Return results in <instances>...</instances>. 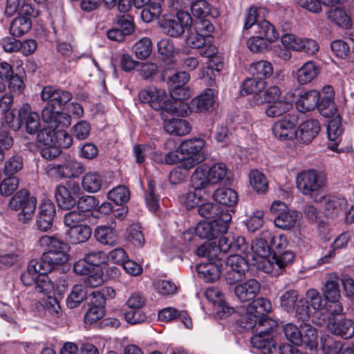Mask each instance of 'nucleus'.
Instances as JSON below:
<instances>
[{
  "label": "nucleus",
  "mask_w": 354,
  "mask_h": 354,
  "mask_svg": "<svg viewBox=\"0 0 354 354\" xmlns=\"http://www.w3.org/2000/svg\"><path fill=\"white\" fill-rule=\"evenodd\" d=\"M295 259V254L290 250H285L280 253H274L270 259V266L272 270L271 272H266V273L274 275L280 274L282 270L291 265Z\"/></svg>",
  "instance_id": "23"
},
{
  "label": "nucleus",
  "mask_w": 354,
  "mask_h": 354,
  "mask_svg": "<svg viewBox=\"0 0 354 354\" xmlns=\"http://www.w3.org/2000/svg\"><path fill=\"white\" fill-rule=\"evenodd\" d=\"M134 53L137 58L145 59L149 57L152 51V42L149 37H143L138 41L133 46Z\"/></svg>",
  "instance_id": "52"
},
{
  "label": "nucleus",
  "mask_w": 354,
  "mask_h": 354,
  "mask_svg": "<svg viewBox=\"0 0 354 354\" xmlns=\"http://www.w3.org/2000/svg\"><path fill=\"white\" fill-rule=\"evenodd\" d=\"M18 116L21 120V125L25 124L27 131L35 133L40 127V117L37 112L32 110L29 104L25 103L18 110Z\"/></svg>",
  "instance_id": "15"
},
{
  "label": "nucleus",
  "mask_w": 354,
  "mask_h": 354,
  "mask_svg": "<svg viewBox=\"0 0 354 354\" xmlns=\"http://www.w3.org/2000/svg\"><path fill=\"white\" fill-rule=\"evenodd\" d=\"M35 289L38 292L49 295L54 292L55 285L47 274H41L35 279Z\"/></svg>",
  "instance_id": "54"
},
{
  "label": "nucleus",
  "mask_w": 354,
  "mask_h": 354,
  "mask_svg": "<svg viewBox=\"0 0 354 354\" xmlns=\"http://www.w3.org/2000/svg\"><path fill=\"white\" fill-rule=\"evenodd\" d=\"M281 91L277 86H272L266 90H263L261 95H257L254 98V106L261 105L264 103H272L279 100Z\"/></svg>",
  "instance_id": "46"
},
{
  "label": "nucleus",
  "mask_w": 354,
  "mask_h": 354,
  "mask_svg": "<svg viewBox=\"0 0 354 354\" xmlns=\"http://www.w3.org/2000/svg\"><path fill=\"white\" fill-rule=\"evenodd\" d=\"M77 210L84 213L86 217L88 218L91 212L97 206V201L93 196H83L77 202Z\"/></svg>",
  "instance_id": "64"
},
{
  "label": "nucleus",
  "mask_w": 354,
  "mask_h": 354,
  "mask_svg": "<svg viewBox=\"0 0 354 354\" xmlns=\"http://www.w3.org/2000/svg\"><path fill=\"white\" fill-rule=\"evenodd\" d=\"M231 218L227 212H221L218 218L199 222L195 228L196 234L201 239H214L227 231Z\"/></svg>",
  "instance_id": "8"
},
{
  "label": "nucleus",
  "mask_w": 354,
  "mask_h": 354,
  "mask_svg": "<svg viewBox=\"0 0 354 354\" xmlns=\"http://www.w3.org/2000/svg\"><path fill=\"white\" fill-rule=\"evenodd\" d=\"M62 178H71L78 176L84 171V166L78 161L70 160L62 165H57L53 167Z\"/></svg>",
  "instance_id": "30"
},
{
  "label": "nucleus",
  "mask_w": 354,
  "mask_h": 354,
  "mask_svg": "<svg viewBox=\"0 0 354 354\" xmlns=\"http://www.w3.org/2000/svg\"><path fill=\"white\" fill-rule=\"evenodd\" d=\"M270 211L275 216L274 225L283 230L293 228L300 216L297 211L289 209L283 202L278 201L272 203Z\"/></svg>",
  "instance_id": "11"
},
{
  "label": "nucleus",
  "mask_w": 354,
  "mask_h": 354,
  "mask_svg": "<svg viewBox=\"0 0 354 354\" xmlns=\"http://www.w3.org/2000/svg\"><path fill=\"white\" fill-rule=\"evenodd\" d=\"M32 26L30 18L20 16L14 19L10 26V32L13 37H21L27 33Z\"/></svg>",
  "instance_id": "42"
},
{
  "label": "nucleus",
  "mask_w": 354,
  "mask_h": 354,
  "mask_svg": "<svg viewBox=\"0 0 354 354\" xmlns=\"http://www.w3.org/2000/svg\"><path fill=\"white\" fill-rule=\"evenodd\" d=\"M319 72L320 68L315 62L308 61L294 73V77L299 84L306 85L315 80Z\"/></svg>",
  "instance_id": "19"
},
{
  "label": "nucleus",
  "mask_w": 354,
  "mask_h": 354,
  "mask_svg": "<svg viewBox=\"0 0 354 354\" xmlns=\"http://www.w3.org/2000/svg\"><path fill=\"white\" fill-rule=\"evenodd\" d=\"M227 168L224 163L218 162L207 167L198 166L194 171L191 182L193 188L202 189L209 185H216L227 179Z\"/></svg>",
  "instance_id": "2"
},
{
  "label": "nucleus",
  "mask_w": 354,
  "mask_h": 354,
  "mask_svg": "<svg viewBox=\"0 0 354 354\" xmlns=\"http://www.w3.org/2000/svg\"><path fill=\"white\" fill-rule=\"evenodd\" d=\"M140 228L139 224H133L127 230V241L138 248H142L145 243V239Z\"/></svg>",
  "instance_id": "50"
},
{
  "label": "nucleus",
  "mask_w": 354,
  "mask_h": 354,
  "mask_svg": "<svg viewBox=\"0 0 354 354\" xmlns=\"http://www.w3.org/2000/svg\"><path fill=\"white\" fill-rule=\"evenodd\" d=\"M9 207L17 212V219L22 223H29L35 214L37 200L33 196H30L26 189H21L17 192L10 199Z\"/></svg>",
  "instance_id": "6"
},
{
  "label": "nucleus",
  "mask_w": 354,
  "mask_h": 354,
  "mask_svg": "<svg viewBox=\"0 0 354 354\" xmlns=\"http://www.w3.org/2000/svg\"><path fill=\"white\" fill-rule=\"evenodd\" d=\"M205 146V141L202 138H192L183 141L180 147L179 151L181 154L201 158L205 159V156L203 149Z\"/></svg>",
  "instance_id": "25"
},
{
  "label": "nucleus",
  "mask_w": 354,
  "mask_h": 354,
  "mask_svg": "<svg viewBox=\"0 0 354 354\" xmlns=\"http://www.w3.org/2000/svg\"><path fill=\"white\" fill-rule=\"evenodd\" d=\"M249 181L252 189L257 193L263 194L268 189V181L265 175L257 169L250 172Z\"/></svg>",
  "instance_id": "47"
},
{
  "label": "nucleus",
  "mask_w": 354,
  "mask_h": 354,
  "mask_svg": "<svg viewBox=\"0 0 354 354\" xmlns=\"http://www.w3.org/2000/svg\"><path fill=\"white\" fill-rule=\"evenodd\" d=\"M80 194L81 187L79 183L74 180H68L65 185L57 186L55 197L59 207L64 209H70L76 205V198Z\"/></svg>",
  "instance_id": "12"
},
{
  "label": "nucleus",
  "mask_w": 354,
  "mask_h": 354,
  "mask_svg": "<svg viewBox=\"0 0 354 354\" xmlns=\"http://www.w3.org/2000/svg\"><path fill=\"white\" fill-rule=\"evenodd\" d=\"M301 344H305L311 350L315 349L318 346V335L315 328L310 324L302 326Z\"/></svg>",
  "instance_id": "45"
},
{
  "label": "nucleus",
  "mask_w": 354,
  "mask_h": 354,
  "mask_svg": "<svg viewBox=\"0 0 354 354\" xmlns=\"http://www.w3.org/2000/svg\"><path fill=\"white\" fill-rule=\"evenodd\" d=\"M226 267L245 274L248 269V260L241 254L230 255L226 259Z\"/></svg>",
  "instance_id": "55"
},
{
  "label": "nucleus",
  "mask_w": 354,
  "mask_h": 354,
  "mask_svg": "<svg viewBox=\"0 0 354 354\" xmlns=\"http://www.w3.org/2000/svg\"><path fill=\"white\" fill-rule=\"evenodd\" d=\"M192 24V17L187 11L179 10L176 16H167L160 22L165 34L171 37H179L186 28Z\"/></svg>",
  "instance_id": "10"
},
{
  "label": "nucleus",
  "mask_w": 354,
  "mask_h": 354,
  "mask_svg": "<svg viewBox=\"0 0 354 354\" xmlns=\"http://www.w3.org/2000/svg\"><path fill=\"white\" fill-rule=\"evenodd\" d=\"M326 183L325 176L322 172L313 169L301 171L296 177L298 190L317 203H322L325 199L324 187Z\"/></svg>",
  "instance_id": "1"
},
{
  "label": "nucleus",
  "mask_w": 354,
  "mask_h": 354,
  "mask_svg": "<svg viewBox=\"0 0 354 354\" xmlns=\"http://www.w3.org/2000/svg\"><path fill=\"white\" fill-rule=\"evenodd\" d=\"M187 28V30L185 39L187 46L191 48H200L203 47L205 44L206 39L203 37V35H201L196 31L191 25Z\"/></svg>",
  "instance_id": "51"
},
{
  "label": "nucleus",
  "mask_w": 354,
  "mask_h": 354,
  "mask_svg": "<svg viewBox=\"0 0 354 354\" xmlns=\"http://www.w3.org/2000/svg\"><path fill=\"white\" fill-rule=\"evenodd\" d=\"M327 19L337 26L349 29L352 26V21L349 13L342 7H335L326 12Z\"/></svg>",
  "instance_id": "26"
},
{
  "label": "nucleus",
  "mask_w": 354,
  "mask_h": 354,
  "mask_svg": "<svg viewBox=\"0 0 354 354\" xmlns=\"http://www.w3.org/2000/svg\"><path fill=\"white\" fill-rule=\"evenodd\" d=\"M108 198L113 201L117 205H122L127 203L130 198V193L127 187L118 186L107 194Z\"/></svg>",
  "instance_id": "58"
},
{
  "label": "nucleus",
  "mask_w": 354,
  "mask_h": 354,
  "mask_svg": "<svg viewBox=\"0 0 354 354\" xmlns=\"http://www.w3.org/2000/svg\"><path fill=\"white\" fill-rule=\"evenodd\" d=\"M272 309L271 302L264 298H258L253 301L247 308V313L250 317L256 318L254 320V328L257 332V334L261 330H267L269 333H273L277 326L275 320L272 319L266 316Z\"/></svg>",
  "instance_id": "5"
},
{
  "label": "nucleus",
  "mask_w": 354,
  "mask_h": 354,
  "mask_svg": "<svg viewBox=\"0 0 354 354\" xmlns=\"http://www.w3.org/2000/svg\"><path fill=\"white\" fill-rule=\"evenodd\" d=\"M46 259V256L43 254L40 259H32L28 266L37 275L47 274L55 266Z\"/></svg>",
  "instance_id": "49"
},
{
  "label": "nucleus",
  "mask_w": 354,
  "mask_h": 354,
  "mask_svg": "<svg viewBox=\"0 0 354 354\" xmlns=\"http://www.w3.org/2000/svg\"><path fill=\"white\" fill-rule=\"evenodd\" d=\"M327 132L329 140L335 142L329 145L328 147L331 150L336 151L338 146L337 140L342 133L341 118L339 115H335L328 122Z\"/></svg>",
  "instance_id": "38"
},
{
  "label": "nucleus",
  "mask_w": 354,
  "mask_h": 354,
  "mask_svg": "<svg viewBox=\"0 0 354 354\" xmlns=\"http://www.w3.org/2000/svg\"><path fill=\"white\" fill-rule=\"evenodd\" d=\"M323 295L328 301L340 299L339 280L337 275L330 274L328 277L323 289Z\"/></svg>",
  "instance_id": "36"
},
{
  "label": "nucleus",
  "mask_w": 354,
  "mask_h": 354,
  "mask_svg": "<svg viewBox=\"0 0 354 354\" xmlns=\"http://www.w3.org/2000/svg\"><path fill=\"white\" fill-rule=\"evenodd\" d=\"M320 97V92L317 90L303 91L298 95L296 107L301 113L313 111L317 108Z\"/></svg>",
  "instance_id": "18"
},
{
  "label": "nucleus",
  "mask_w": 354,
  "mask_h": 354,
  "mask_svg": "<svg viewBox=\"0 0 354 354\" xmlns=\"http://www.w3.org/2000/svg\"><path fill=\"white\" fill-rule=\"evenodd\" d=\"M37 244L46 250L44 254L46 259L54 266L63 265L69 260L70 246L58 237L43 235L39 239Z\"/></svg>",
  "instance_id": "3"
},
{
  "label": "nucleus",
  "mask_w": 354,
  "mask_h": 354,
  "mask_svg": "<svg viewBox=\"0 0 354 354\" xmlns=\"http://www.w3.org/2000/svg\"><path fill=\"white\" fill-rule=\"evenodd\" d=\"M198 212L200 215L205 218H219L221 212H227L222 208L218 204L205 203L199 206Z\"/></svg>",
  "instance_id": "60"
},
{
  "label": "nucleus",
  "mask_w": 354,
  "mask_h": 354,
  "mask_svg": "<svg viewBox=\"0 0 354 354\" xmlns=\"http://www.w3.org/2000/svg\"><path fill=\"white\" fill-rule=\"evenodd\" d=\"M263 237L267 238L271 248L274 253H280L286 250L288 245V241L286 236L283 234L272 235L268 230L262 232Z\"/></svg>",
  "instance_id": "43"
},
{
  "label": "nucleus",
  "mask_w": 354,
  "mask_h": 354,
  "mask_svg": "<svg viewBox=\"0 0 354 354\" xmlns=\"http://www.w3.org/2000/svg\"><path fill=\"white\" fill-rule=\"evenodd\" d=\"M172 91L169 96H171L172 105H174L175 110L174 113L185 116L189 113L188 104L184 102L185 100L189 97V91L183 87V86H172Z\"/></svg>",
  "instance_id": "17"
},
{
  "label": "nucleus",
  "mask_w": 354,
  "mask_h": 354,
  "mask_svg": "<svg viewBox=\"0 0 354 354\" xmlns=\"http://www.w3.org/2000/svg\"><path fill=\"white\" fill-rule=\"evenodd\" d=\"M250 250L251 252H249V256H251L252 260L254 261L253 264L258 269L263 272L272 270L270 262L272 254L271 248L268 239L263 237L262 233L252 242Z\"/></svg>",
  "instance_id": "9"
},
{
  "label": "nucleus",
  "mask_w": 354,
  "mask_h": 354,
  "mask_svg": "<svg viewBox=\"0 0 354 354\" xmlns=\"http://www.w3.org/2000/svg\"><path fill=\"white\" fill-rule=\"evenodd\" d=\"M61 113V109L46 104L42 110L41 117L44 122L49 124L51 128H55Z\"/></svg>",
  "instance_id": "57"
},
{
  "label": "nucleus",
  "mask_w": 354,
  "mask_h": 354,
  "mask_svg": "<svg viewBox=\"0 0 354 354\" xmlns=\"http://www.w3.org/2000/svg\"><path fill=\"white\" fill-rule=\"evenodd\" d=\"M93 299H96V301H92L93 306H91L85 315V320L89 324H93L104 315V308L103 304L104 299L103 295L98 291L92 293Z\"/></svg>",
  "instance_id": "27"
},
{
  "label": "nucleus",
  "mask_w": 354,
  "mask_h": 354,
  "mask_svg": "<svg viewBox=\"0 0 354 354\" xmlns=\"http://www.w3.org/2000/svg\"><path fill=\"white\" fill-rule=\"evenodd\" d=\"M297 118L295 115H287L274 123L272 132L280 140H289L296 138Z\"/></svg>",
  "instance_id": "13"
},
{
  "label": "nucleus",
  "mask_w": 354,
  "mask_h": 354,
  "mask_svg": "<svg viewBox=\"0 0 354 354\" xmlns=\"http://www.w3.org/2000/svg\"><path fill=\"white\" fill-rule=\"evenodd\" d=\"M299 294L295 290L285 291L280 297L281 308L287 311H292L295 308L296 302L298 301Z\"/></svg>",
  "instance_id": "56"
},
{
  "label": "nucleus",
  "mask_w": 354,
  "mask_h": 354,
  "mask_svg": "<svg viewBox=\"0 0 354 354\" xmlns=\"http://www.w3.org/2000/svg\"><path fill=\"white\" fill-rule=\"evenodd\" d=\"M83 189L88 193H96L102 185V178L96 171L87 172L82 179Z\"/></svg>",
  "instance_id": "37"
},
{
  "label": "nucleus",
  "mask_w": 354,
  "mask_h": 354,
  "mask_svg": "<svg viewBox=\"0 0 354 354\" xmlns=\"http://www.w3.org/2000/svg\"><path fill=\"white\" fill-rule=\"evenodd\" d=\"M269 43L263 36H252L247 41V46L251 52L261 53L268 50Z\"/></svg>",
  "instance_id": "62"
},
{
  "label": "nucleus",
  "mask_w": 354,
  "mask_h": 354,
  "mask_svg": "<svg viewBox=\"0 0 354 354\" xmlns=\"http://www.w3.org/2000/svg\"><path fill=\"white\" fill-rule=\"evenodd\" d=\"M213 198L218 203L229 207L234 205L238 200L236 192L230 188L218 189L214 193Z\"/></svg>",
  "instance_id": "41"
},
{
  "label": "nucleus",
  "mask_w": 354,
  "mask_h": 354,
  "mask_svg": "<svg viewBox=\"0 0 354 354\" xmlns=\"http://www.w3.org/2000/svg\"><path fill=\"white\" fill-rule=\"evenodd\" d=\"M198 277L206 282H214L221 276V268L217 262L201 263L196 266Z\"/></svg>",
  "instance_id": "28"
},
{
  "label": "nucleus",
  "mask_w": 354,
  "mask_h": 354,
  "mask_svg": "<svg viewBox=\"0 0 354 354\" xmlns=\"http://www.w3.org/2000/svg\"><path fill=\"white\" fill-rule=\"evenodd\" d=\"M70 241L73 244H78L86 241L91 235V227L84 224L76 226L68 230Z\"/></svg>",
  "instance_id": "44"
},
{
  "label": "nucleus",
  "mask_w": 354,
  "mask_h": 354,
  "mask_svg": "<svg viewBox=\"0 0 354 354\" xmlns=\"http://www.w3.org/2000/svg\"><path fill=\"white\" fill-rule=\"evenodd\" d=\"M261 286L256 279H249L234 288L236 297L242 302L253 299L259 292Z\"/></svg>",
  "instance_id": "22"
},
{
  "label": "nucleus",
  "mask_w": 354,
  "mask_h": 354,
  "mask_svg": "<svg viewBox=\"0 0 354 354\" xmlns=\"http://www.w3.org/2000/svg\"><path fill=\"white\" fill-rule=\"evenodd\" d=\"M249 72L257 78H268L273 73V67L270 62L266 60H260L252 62L249 66Z\"/></svg>",
  "instance_id": "39"
},
{
  "label": "nucleus",
  "mask_w": 354,
  "mask_h": 354,
  "mask_svg": "<svg viewBox=\"0 0 354 354\" xmlns=\"http://www.w3.org/2000/svg\"><path fill=\"white\" fill-rule=\"evenodd\" d=\"M23 168V159L19 155H14L7 159L4 163L3 173L6 176H12Z\"/></svg>",
  "instance_id": "59"
},
{
  "label": "nucleus",
  "mask_w": 354,
  "mask_h": 354,
  "mask_svg": "<svg viewBox=\"0 0 354 354\" xmlns=\"http://www.w3.org/2000/svg\"><path fill=\"white\" fill-rule=\"evenodd\" d=\"M321 97L317 109L319 113L326 118H330L336 114L337 108L334 102L335 91L331 86L327 85L322 88Z\"/></svg>",
  "instance_id": "14"
},
{
  "label": "nucleus",
  "mask_w": 354,
  "mask_h": 354,
  "mask_svg": "<svg viewBox=\"0 0 354 354\" xmlns=\"http://www.w3.org/2000/svg\"><path fill=\"white\" fill-rule=\"evenodd\" d=\"M95 236L101 243L113 245L118 241V234L113 226H98L95 230Z\"/></svg>",
  "instance_id": "35"
},
{
  "label": "nucleus",
  "mask_w": 354,
  "mask_h": 354,
  "mask_svg": "<svg viewBox=\"0 0 354 354\" xmlns=\"http://www.w3.org/2000/svg\"><path fill=\"white\" fill-rule=\"evenodd\" d=\"M139 100L142 103H148L154 110L161 111V117L164 118L165 112L174 113V105H172L171 96L164 90L156 88H149L140 91Z\"/></svg>",
  "instance_id": "7"
},
{
  "label": "nucleus",
  "mask_w": 354,
  "mask_h": 354,
  "mask_svg": "<svg viewBox=\"0 0 354 354\" xmlns=\"http://www.w3.org/2000/svg\"><path fill=\"white\" fill-rule=\"evenodd\" d=\"M162 119L165 122V129L169 134L185 136L189 133L190 131V126L189 123L185 120L178 118H171L167 120L165 118Z\"/></svg>",
  "instance_id": "32"
},
{
  "label": "nucleus",
  "mask_w": 354,
  "mask_h": 354,
  "mask_svg": "<svg viewBox=\"0 0 354 354\" xmlns=\"http://www.w3.org/2000/svg\"><path fill=\"white\" fill-rule=\"evenodd\" d=\"M252 347L259 350L263 354H301L295 346L288 344L277 345L274 339L272 333L267 330H260L250 339Z\"/></svg>",
  "instance_id": "4"
},
{
  "label": "nucleus",
  "mask_w": 354,
  "mask_h": 354,
  "mask_svg": "<svg viewBox=\"0 0 354 354\" xmlns=\"http://www.w3.org/2000/svg\"><path fill=\"white\" fill-rule=\"evenodd\" d=\"M348 207L346 200L340 196H329L325 201L323 211L328 218H335L343 214Z\"/></svg>",
  "instance_id": "21"
},
{
  "label": "nucleus",
  "mask_w": 354,
  "mask_h": 354,
  "mask_svg": "<svg viewBox=\"0 0 354 354\" xmlns=\"http://www.w3.org/2000/svg\"><path fill=\"white\" fill-rule=\"evenodd\" d=\"M191 11L192 15L198 18L211 16L216 17L218 12L214 9L206 0H195L191 4Z\"/></svg>",
  "instance_id": "34"
},
{
  "label": "nucleus",
  "mask_w": 354,
  "mask_h": 354,
  "mask_svg": "<svg viewBox=\"0 0 354 354\" xmlns=\"http://www.w3.org/2000/svg\"><path fill=\"white\" fill-rule=\"evenodd\" d=\"M320 125L316 120H308L301 123L297 131L296 138L303 143L308 144L317 136Z\"/></svg>",
  "instance_id": "24"
},
{
  "label": "nucleus",
  "mask_w": 354,
  "mask_h": 354,
  "mask_svg": "<svg viewBox=\"0 0 354 354\" xmlns=\"http://www.w3.org/2000/svg\"><path fill=\"white\" fill-rule=\"evenodd\" d=\"M158 319L163 322L179 319L187 328H191L192 326V319L186 311H179L171 307H167L160 310L158 313Z\"/></svg>",
  "instance_id": "29"
},
{
  "label": "nucleus",
  "mask_w": 354,
  "mask_h": 354,
  "mask_svg": "<svg viewBox=\"0 0 354 354\" xmlns=\"http://www.w3.org/2000/svg\"><path fill=\"white\" fill-rule=\"evenodd\" d=\"M327 328L333 335L344 339L351 338L354 335V324L352 320L344 317L333 318L327 324Z\"/></svg>",
  "instance_id": "16"
},
{
  "label": "nucleus",
  "mask_w": 354,
  "mask_h": 354,
  "mask_svg": "<svg viewBox=\"0 0 354 354\" xmlns=\"http://www.w3.org/2000/svg\"><path fill=\"white\" fill-rule=\"evenodd\" d=\"M86 290L83 284H76L72 288L69 295H68L66 303L69 308H75L86 297Z\"/></svg>",
  "instance_id": "40"
},
{
  "label": "nucleus",
  "mask_w": 354,
  "mask_h": 354,
  "mask_svg": "<svg viewBox=\"0 0 354 354\" xmlns=\"http://www.w3.org/2000/svg\"><path fill=\"white\" fill-rule=\"evenodd\" d=\"M255 32L259 35L258 36H263V38L268 40L269 42H274L279 37L274 27L266 20L261 21L257 24Z\"/></svg>",
  "instance_id": "48"
},
{
  "label": "nucleus",
  "mask_w": 354,
  "mask_h": 354,
  "mask_svg": "<svg viewBox=\"0 0 354 354\" xmlns=\"http://www.w3.org/2000/svg\"><path fill=\"white\" fill-rule=\"evenodd\" d=\"M216 95L214 90L207 88L192 100V106L197 111L209 110L215 103Z\"/></svg>",
  "instance_id": "31"
},
{
  "label": "nucleus",
  "mask_w": 354,
  "mask_h": 354,
  "mask_svg": "<svg viewBox=\"0 0 354 354\" xmlns=\"http://www.w3.org/2000/svg\"><path fill=\"white\" fill-rule=\"evenodd\" d=\"M320 345L325 354H335L342 347L340 342L336 341L329 335H324L321 337Z\"/></svg>",
  "instance_id": "61"
},
{
  "label": "nucleus",
  "mask_w": 354,
  "mask_h": 354,
  "mask_svg": "<svg viewBox=\"0 0 354 354\" xmlns=\"http://www.w3.org/2000/svg\"><path fill=\"white\" fill-rule=\"evenodd\" d=\"M266 82L259 78H248L242 84L243 91L246 94H252L251 104L254 105V98L257 95H261L263 90L265 89Z\"/></svg>",
  "instance_id": "33"
},
{
  "label": "nucleus",
  "mask_w": 354,
  "mask_h": 354,
  "mask_svg": "<svg viewBox=\"0 0 354 354\" xmlns=\"http://www.w3.org/2000/svg\"><path fill=\"white\" fill-rule=\"evenodd\" d=\"M55 215V206L50 201H44L39 208V215L37 218V226L41 231H47L53 225Z\"/></svg>",
  "instance_id": "20"
},
{
  "label": "nucleus",
  "mask_w": 354,
  "mask_h": 354,
  "mask_svg": "<svg viewBox=\"0 0 354 354\" xmlns=\"http://www.w3.org/2000/svg\"><path fill=\"white\" fill-rule=\"evenodd\" d=\"M292 104L284 100L272 102L266 109V114L270 118L279 117L289 111Z\"/></svg>",
  "instance_id": "53"
},
{
  "label": "nucleus",
  "mask_w": 354,
  "mask_h": 354,
  "mask_svg": "<svg viewBox=\"0 0 354 354\" xmlns=\"http://www.w3.org/2000/svg\"><path fill=\"white\" fill-rule=\"evenodd\" d=\"M87 218L84 213H81L78 210H73L64 215V223L69 229H72L82 225V223L85 221Z\"/></svg>",
  "instance_id": "63"
}]
</instances>
